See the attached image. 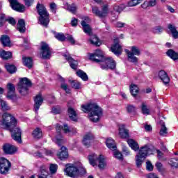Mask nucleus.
I'll list each match as a JSON object with an SVG mask.
<instances>
[{"label": "nucleus", "mask_w": 178, "mask_h": 178, "mask_svg": "<svg viewBox=\"0 0 178 178\" xmlns=\"http://www.w3.org/2000/svg\"><path fill=\"white\" fill-rule=\"evenodd\" d=\"M2 118L1 126H3L4 129L10 130L12 138L15 141L22 143V130L16 127V118L8 113L3 114Z\"/></svg>", "instance_id": "nucleus-1"}, {"label": "nucleus", "mask_w": 178, "mask_h": 178, "mask_svg": "<svg viewBox=\"0 0 178 178\" xmlns=\"http://www.w3.org/2000/svg\"><path fill=\"white\" fill-rule=\"evenodd\" d=\"M104 52L99 49L95 51L94 54H90V60L99 63L101 69L108 70L111 69L113 70L116 69V62L112 58H105Z\"/></svg>", "instance_id": "nucleus-2"}, {"label": "nucleus", "mask_w": 178, "mask_h": 178, "mask_svg": "<svg viewBox=\"0 0 178 178\" xmlns=\"http://www.w3.org/2000/svg\"><path fill=\"white\" fill-rule=\"evenodd\" d=\"M83 112H89L88 118L91 122L95 123L99 121L102 118V108L99 107L95 103H90L88 105H82Z\"/></svg>", "instance_id": "nucleus-3"}, {"label": "nucleus", "mask_w": 178, "mask_h": 178, "mask_svg": "<svg viewBox=\"0 0 178 178\" xmlns=\"http://www.w3.org/2000/svg\"><path fill=\"white\" fill-rule=\"evenodd\" d=\"M64 172L66 176L72 178L79 177V175L83 176V175L87 173L86 168L83 167V164L80 162L66 164Z\"/></svg>", "instance_id": "nucleus-4"}, {"label": "nucleus", "mask_w": 178, "mask_h": 178, "mask_svg": "<svg viewBox=\"0 0 178 178\" xmlns=\"http://www.w3.org/2000/svg\"><path fill=\"white\" fill-rule=\"evenodd\" d=\"M154 149L149 147L148 145H145L139 149L138 154L136 156V163L137 168H141V165L145 161L147 155H152Z\"/></svg>", "instance_id": "nucleus-5"}, {"label": "nucleus", "mask_w": 178, "mask_h": 178, "mask_svg": "<svg viewBox=\"0 0 178 178\" xmlns=\"http://www.w3.org/2000/svg\"><path fill=\"white\" fill-rule=\"evenodd\" d=\"M36 9L40 16V24H42V26H44V27H47V26H48V24L49 23V13H48L47 8H45V6H44V4L38 3L36 6Z\"/></svg>", "instance_id": "nucleus-6"}, {"label": "nucleus", "mask_w": 178, "mask_h": 178, "mask_svg": "<svg viewBox=\"0 0 178 178\" xmlns=\"http://www.w3.org/2000/svg\"><path fill=\"white\" fill-rule=\"evenodd\" d=\"M89 162L92 166H97L99 169H104L106 166V163L105 162V158L102 155H97L95 154H91L88 156Z\"/></svg>", "instance_id": "nucleus-7"}, {"label": "nucleus", "mask_w": 178, "mask_h": 178, "mask_svg": "<svg viewBox=\"0 0 178 178\" xmlns=\"http://www.w3.org/2000/svg\"><path fill=\"white\" fill-rule=\"evenodd\" d=\"M31 87V81L28 78H21L18 83V91L22 95H29V88Z\"/></svg>", "instance_id": "nucleus-8"}, {"label": "nucleus", "mask_w": 178, "mask_h": 178, "mask_svg": "<svg viewBox=\"0 0 178 178\" xmlns=\"http://www.w3.org/2000/svg\"><path fill=\"white\" fill-rule=\"evenodd\" d=\"M128 60L129 62H131L132 63H138V58L136 56H140L141 54V51L140 49L136 46H133L131 47V50H126Z\"/></svg>", "instance_id": "nucleus-9"}, {"label": "nucleus", "mask_w": 178, "mask_h": 178, "mask_svg": "<svg viewBox=\"0 0 178 178\" xmlns=\"http://www.w3.org/2000/svg\"><path fill=\"white\" fill-rule=\"evenodd\" d=\"M92 12L95 16L100 17V19H104V17H106L109 14V6L107 4L104 5L102 7V11L99 10V8L97 6L92 7Z\"/></svg>", "instance_id": "nucleus-10"}, {"label": "nucleus", "mask_w": 178, "mask_h": 178, "mask_svg": "<svg viewBox=\"0 0 178 178\" xmlns=\"http://www.w3.org/2000/svg\"><path fill=\"white\" fill-rule=\"evenodd\" d=\"M40 55L43 59H49L52 55V51L47 42H42L40 47Z\"/></svg>", "instance_id": "nucleus-11"}, {"label": "nucleus", "mask_w": 178, "mask_h": 178, "mask_svg": "<svg viewBox=\"0 0 178 178\" xmlns=\"http://www.w3.org/2000/svg\"><path fill=\"white\" fill-rule=\"evenodd\" d=\"M12 164L9 161L3 157L0 158V173L6 175L9 172Z\"/></svg>", "instance_id": "nucleus-12"}, {"label": "nucleus", "mask_w": 178, "mask_h": 178, "mask_svg": "<svg viewBox=\"0 0 178 178\" xmlns=\"http://www.w3.org/2000/svg\"><path fill=\"white\" fill-rule=\"evenodd\" d=\"M8 1L10 2V5L13 10H16L20 13L25 12L26 6L23 4H20L17 0H8Z\"/></svg>", "instance_id": "nucleus-13"}, {"label": "nucleus", "mask_w": 178, "mask_h": 178, "mask_svg": "<svg viewBox=\"0 0 178 178\" xmlns=\"http://www.w3.org/2000/svg\"><path fill=\"white\" fill-rule=\"evenodd\" d=\"M111 51L117 56L122 54V46L119 44V38L114 39V44L111 46Z\"/></svg>", "instance_id": "nucleus-14"}, {"label": "nucleus", "mask_w": 178, "mask_h": 178, "mask_svg": "<svg viewBox=\"0 0 178 178\" xmlns=\"http://www.w3.org/2000/svg\"><path fill=\"white\" fill-rule=\"evenodd\" d=\"M7 90V97H8L9 99H15V98H16V88L15 87V85L10 83H8Z\"/></svg>", "instance_id": "nucleus-15"}, {"label": "nucleus", "mask_w": 178, "mask_h": 178, "mask_svg": "<svg viewBox=\"0 0 178 178\" xmlns=\"http://www.w3.org/2000/svg\"><path fill=\"white\" fill-rule=\"evenodd\" d=\"M64 58H65L66 60H67L70 63V66L72 69L74 70H76L77 69V67L79 66V62L77 60L73 59L72 56H70V54H64L63 55Z\"/></svg>", "instance_id": "nucleus-16"}, {"label": "nucleus", "mask_w": 178, "mask_h": 178, "mask_svg": "<svg viewBox=\"0 0 178 178\" xmlns=\"http://www.w3.org/2000/svg\"><path fill=\"white\" fill-rule=\"evenodd\" d=\"M34 111L37 113L38 110L40 109V106L42 105V102H44V98H42V95L38 94L34 98Z\"/></svg>", "instance_id": "nucleus-17"}, {"label": "nucleus", "mask_w": 178, "mask_h": 178, "mask_svg": "<svg viewBox=\"0 0 178 178\" xmlns=\"http://www.w3.org/2000/svg\"><path fill=\"white\" fill-rule=\"evenodd\" d=\"M3 150L5 154H7L8 155H12L17 151V149L16 147L9 144L6 143L3 145Z\"/></svg>", "instance_id": "nucleus-18"}, {"label": "nucleus", "mask_w": 178, "mask_h": 178, "mask_svg": "<svg viewBox=\"0 0 178 178\" xmlns=\"http://www.w3.org/2000/svg\"><path fill=\"white\" fill-rule=\"evenodd\" d=\"M92 140H94V135L91 133H88L83 136L82 143L85 147L88 148V147L91 145V141H92Z\"/></svg>", "instance_id": "nucleus-19"}, {"label": "nucleus", "mask_w": 178, "mask_h": 178, "mask_svg": "<svg viewBox=\"0 0 178 178\" xmlns=\"http://www.w3.org/2000/svg\"><path fill=\"white\" fill-rule=\"evenodd\" d=\"M64 6L65 8L68 10V12H70V13H72V15H76V13H77V9H79V7L76 3H73L72 4H69L65 3Z\"/></svg>", "instance_id": "nucleus-20"}, {"label": "nucleus", "mask_w": 178, "mask_h": 178, "mask_svg": "<svg viewBox=\"0 0 178 178\" xmlns=\"http://www.w3.org/2000/svg\"><path fill=\"white\" fill-rule=\"evenodd\" d=\"M159 77L163 81V84H169L170 79L168 76V73L164 70H161L159 72Z\"/></svg>", "instance_id": "nucleus-21"}, {"label": "nucleus", "mask_w": 178, "mask_h": 178, "mask_svg": "<svg viewBox=\"0 0 178 178\" xmlns=\"http://www.w3.org/2000/svg\"><path fill=\"white\" fill-rule=\"evenodd\" d=\"M59 159L63 161L69 156V153L67 152V149L65 147H61L60 152L57 154Z\"/></svg>", "instance_id": "nucleus-22"}, {"label": "nucleus", "mask_w": 178, "mask_h": 178, "mask_svg": "<svg viewBox=\"0 0 178 178\" xmlns=\"http://www.w3.org/2000/svg\"><path fill=\"white\" fill-rule=\"evenodd\" d=\"M62 129V127L60 125L57 124L56 127V130L57 133H58V136H56L54 139V142L56 144H58V145H60L62 144V135L60 134V130Z\"/></svg>", "instance_id": "nucleus-23"}, {"label": "nucleus", "mask_w": 178, "mask_h": 178, "mask_svg": "<svg viewBox=\"0 0 178 178\" xmlns=\"http://www.w3.org/2000/svg\"><path fill=\"white\" fill-rule=\"evenodd\" d=\"M106 145L109 149H111V151H116V143H115V140H113L112 138H108L106 140Z\"/></svg>", "instance_id": "nucleus-24"}, {"label": "nucleus", "mask_w": 178, "mask_h": 178, "mask_svg": "<svg viewBox=\"0 0 178 178\" xmlns=\"http://www.w3.org/2000/svg\"><path fill=\"white\" fill-rule=\"evenodd\" d=\"M119 134L121 138H128L129 131L124 128V125L122 124L119 127Z\"/></svg>", "instance_id": "nucleus-25"}, {"label": "nucleus", "mask_w": 178, "mask_h": 178, "mask_svg": "<svg viewBox=\"0 0 178 178\" xmlns=\"http://www.w3.org/2000/svg\"><path fill=\"white\" fill-rule=\"evenodd\" d=\"M81 26L83 27V30L86 34H88V35H91L92 34V31L91 29V26L86 21L81 22Z\"/></svg>", "instance_id": "nucleus-26"}, {"label": "nucleus", "mask_w": 178, "mask_h": 178, "mask_svg": "<svg viewBox=\"0 0 178 178\" xmlns=\"http://www.w3.org/2000/svg\"><path fill=\"white\" fill-rule=\"evenodd\" d=\"M17 30H18L19 33H24L26 31V23L24 22V19H21L18 21Z\"/></svg>", "instance_id": "nucleus-27"}, {"label": "nucleus", "mask_w": 178, "mask_h": 178, "mask_svg": "<svg viewBox=\"0 0 178 178\" xmlns=\"http://www.w3.org/2000/svg\"><path fill=\"white\" fill-rule=\"evenodd\" d=\"M155 5H156V0H147L141 5V7L143 9H147L154 7Z\"/></svg>", "instance_id": "nucleus-28"}, {"label": "nucleus", "mask_w": 178, "mask_h": 178, "mask_svg": "<svg viewBox=\"0 0 178 178\" xmlns=\"http://www.w3.org/2000/svg\"><path fill=\"white\" fill-rule=\"evenodd\" d=\"M68 115L71 120H73L74 122H76V120H77V113L76 110H74V108L69 107Z\"/></svg>", "instance_id": "nucleus-29"}, {"label": "nucleus", "mask_w": 178, "mask_h": 178, "mask_svg": "<svg viewBox=\"0 0 178 178\" xmlns=\"http://www.w3.org/2000/svg\"><path fill=\"white\" fill-rule=\"evenodd\" d=\"M22 62L28 69H31L33 67V58L30 57H23Z\"/></svg>", "instance_id": "nucleus-30"}, {"label": "nucleus", "mask_w": 178, "mask_h": 178, "mask_svg": "<svg viewBox=\"0 0 178 178\" xmlns=\"http://www.w3.org/2000/svg\"><path fill=\"white\" fill-rule=\"evenodd\" d=\"M1 44L3 47H10V38L8 35H3L1 37Z\"/></svg>", "instance_id": "nucleus-31"}, {"label": "nucleus", "mask_w": 178, "mask_h": 178, "mask_svg": "<svg viewBox=\"0 0 178 178\" xmlns=\"http://www.w3.org/2000/svg\"><path fill=\"white\" fill-rule=\"evenodd\" d=\"M40 169H41V172L38 175V178H50V177H52V176H51V174L48 173L47 170H45V165H42L40 167Z\"/></svg>", "instance_id": "nucleus-32"}, {"label": "nucleus", "mask_w": 178, "mask_h": 178, "mask_svg": "<svg viewBox=\"0 0 178 178\" xmlns=\"http://www.w3.org/2000/svg\"><path fill=\"white\" fill-rule=\"evenodd\" d=\"M168 29L171 32V34H172L173 38H175V40H177L178 31L177 29H176V26L170 24H168Z\"/></svg>", "instance_id": "nucleus-33"}, {"label": "nucleus", "mask_w": 178, "mask_h": 178, "mask_svg": "<svg viewBox=\"0 0 178 178\" xmlns=\"http://www.w3.org/2000/svg\"><path fill=\"white\" fill-rule=\"evenodd\" d=\"M127 143L131 149H134V151H138V148H140V147L138 146V143H137V142L133 139H129Z\"/></svg>", "instance_id": "nucleus-34"}, {"label": "nucleus", "mask_w": 178, "mask_h": 178, "mask_svg": "<svg viewBox=\"0 0 178 178\" xmlns=\"http://www.w3.org/2000/svg\"><path fill=\"white\" fill-rule=\"evenodd\" d=\"M32 136L33 138L38 140L42 137V131L40 128H35L32 133Z\"/></svg>", "instance_id": "nucleus-35"}, {"label": "nucleus", "mask_w": 178, "mask_h": 178, "mask_svg": "<svg viewBox=\"0 0 178 178\" xmlns=\"http://www.w3.org/2000/svg\"><path fill=\"white\" fill-rule=\"evenodd\" d=\"M167 56H169L173 60H177L178 59V53L175 51L173 49H169L167 52Z\"/></svg>", "instance_id": "nucleus-36"}, {"label": "nucleus", "mask_w": 178, "mask_h": 178, "mask_svg": "<svg viewBox=\"0 0 178 178\" xmlns=\"http://www.w3.org/2000/svg\"><path fill=\"white\" fill-rule=\"evenodd\" d=\"M60 81L62 82V83L60 85V88H62V90H64V91H65L66 94H70V88H69V86H67L66 84V83H65V79L60 77Z\"/></svg>", "instance_id": "nucleus-37"}, {"label": "nucleus", "mask_w": 178, "mask_h": 178, "mask_svg": "<svg viewBox=\"0 0 178 178\" xmlns=\"http://www.w3.org/2000/svg\"><path fill=\"white\" fill-rule=\"evenodd\" d=\"M130 92L133 97H137V95L138 94V86L136 84L131 83L130 85Z\"/></svg>", "instance_id": "nucleus-38"}, {"label": "nucleus", "mask_w": 178, "mask_h": 178, "mask_svg": "<svg viewBox=\"0 0 178 178\" xmlns=\"http://www.w3.org/2000/svg\"><path fill=\"white\" fill-rule=\"evenodd\" d=\"M76 75L80 77L83 81H88V76L83 70H79L76 72Z\"/></svg>", "instance_id": "nucleus-39"}, {"label": "nucleus", "mask_w": 178, "mask_h": 178, "mask_svg": "<svg viewBox=\"0 0 178 178\" xmlns=\"http://www.w3.org/2000/svg\"><path fill=\"white\" fill-rule=\"evenodd\" d=\"M141 111L143 115H149V107L147 105V103L143 102L141 106Z\"/></svg>", "instance_id": "nucleus-40"}, {"label": "nucleus", "mask_w": 178, "mask_h": 178, "mask_svg": "<svg viewBox=\"0 0 178 178\" xmlns=\"http://www.w3.org/2000/svg\"><path fill=\"white\" fill-rule=\"evenodd\" d=\"M0 56L3 59H10V58H12V52L3 50L0 52Z\"/></svg>", "instance_id": "nucleus-41"}, {"label": "nucleus", "mask_w": 178, "mask_h": 178, "mask_svg": "<svg viewBox=\"0 0 178 178\" xmlns=\"http://www.w3.org/2000/svg\"><path fill=\"white\" fill-rule=\"evenodd\" d=\"M49 170L50 172V176L52 175H56L58 172V164L51 163L49 167Z\"/></svg>", "instance_id": "nucleus-42"}, {"label": "nucleus", "mask_w": 178, "mask_h": 178, "mask_svg": "<svg viewBox=\"0 0 178 178\" xmlns=\"http://www.w3.org/2000/svg\"><path fill=\"white\" fill-rule=\"evenodd\" d=\"M63 130L64 133H72V134L76 133V128L70 127L67 124H64Z\"/></svg>", "instance_id": "nucleus-43"}, {"label": "nucleus", "mask_w": 178, "mask_h": 178, "mask_svg": "<svg viewBox=\"0 0 178 178\" xmlns=\"http://www.w3.org/2000/svg\"><path fill=\"white\" fill-rule=\"evenodd\" d=\"M90 42L92 45H95L96 47H99V45H101V41H99V39L96 35L92 36Z\"/></svg>", "instance_id": "nucleus-44"}, {"label": "nucleus", "mask_w": 178, "mask_h": 178, "mask_svg": "<svg viewBox=\"0 0 178 178\" xmlns=\"http://www.w3.org/2000/svg\"><path fill=\"white\" fill-rule=\"evenodd\" d=\"M168 163L171 168H178V159H170L168 161Z\"/></svg>", "instance_id": "nucleus-45"}, {"label": "nucleus", "mask_w": 178, "mask_h": 178, "mask_svg": "<svg viewBox=\"0 0 178 178\" xmlns=\"http://www.w3.org/2000/svg\"><path fill=\"white\" fill-rule=\"evenodd\" d=\"M72 88L75 90H80L81 88V83L77 81H70Z\"/></svg>", "instance_id": "nucleus-46"}, {"label": "nucleus", "mask_w": 178, "mask_h": 178, "mask_svg": "<svg viewBox=\"0 0 178 178\" xmlns=\"http://www.w3.org/2000/svg\"><path fill=\"white\" fill-rule=\"evenodd\" d=\"M141 2H143V0H131L127 3V6H137V5H139Z\"/></svg>", "instance_id": "nucleus-47"}, {"label": "nucleus", "mask_w": 178, "mask_h": 178, "mask_svg": "<svg viewBox=\"0 0 178 178\" xmlns=\"http://www.w3.org/2000/svg\"><path fill=\"white\" fill-rule=\"evenodd\" d=\"M152 33L154 34H161L163 31V28L161 26H157L152 29Z\"/></svg>", "instance_id": "nucleus-48"}, {"label": "nucleus", "mask_w": 178, "mask_h": 178, "mask_svg": "<svg viewBox=\"0 0 178 178\" xmlns=\"http://www.w3.org/2000/svg\"><path fill=\"white\" fill-rule=\"evenodd\" d=\"M113 156L116 159H118L119 161H123V155L122 153L118 150H115L113 152Z\"/></svg>", "instance_id": "nucleus-49"}, {"label": "nucleus", "mask_w": 178, "mask_h": 178, "mask_svg": "<svg viewBox=\"0 0 178 178\" xmlns=\"http://www.w3.org/2000/svg\"><path fill=\"white\" fill-rule=\"evenodd\" d=\"M1 104L3 111H10V106H9V104L6 101L1 100Z\"/></svg>", "instance_id": "nucleus-50"}, {"label": "nucleus", "mask_w": 178, "mask_h": 178, "mask_svg": "<svg viewBox=\"0 0 178 178\" xmlns=\"http://www.w3.org/2000/svg\"><path fill=\"white\" fill-rule=\"evenodd\" d=\"M168 134V129L165 126V123L161 124V129L160 130V136H166Z\"/></svg>", "instance_id": "nucleus-51"}, {"label": "nucleus", "mask_w": 178, "mask_h": 178, "mask_svg": "<svg viewBox=\"0 0 178 178\" xmlns=\"http://www.w3.org/2000/svg\"><path fill=\"white\" fill-rule=\"evenodd\" d=\"M6 69L9 73H15L16 72V67L15 65H7Z\"/></svg>", "instance_id": "nucleus-52"}, {"label": "nucleus", "mask_w": 178, "mask_h": 178, "mask_svg": "<svg viewBox=\"0 0 178 178\" xmlns=\"http://www.w3.org/2000/svg\"><path fill=\"white\" fill-rule=\"evenodd\" d=\"M55 38L58 40V41H65L66 40V36L63 33H57L55 35Z\"/></svg>", "instance_id": "nucleus-53"}, {"label": "nucleus", "mask_w": 178, "mask_h": 178, "mask_svg": "<svg viewBox=\"0 0 178 178\" xmlns=\"http://www.w3.org/2000/svg\"><path fill=\"white\" fill-rule=\"evenodd\" d=\"M127 111L129 113H134V112H136V107L129 104L127 106Z\"/></svg>", "instance_id": "nucleus-54"}, {"label": "nucleus", "mask_w": 178, "mask_h": 178, "mask_svg": "<svg viewBox=\"0 0 178 178\" xmlns=\"http://www.w3.org/2000/svg\"><path fill=\"white\" fill-rule=\"evenodd\" d=\"M52 113L58 115L62 112V108L60 106L53 107L51 110Z\"/></svg>", "instance_id": "nucleus-55"}, {"label": "nucleus", "mask_w": 178, "mask_h": 178, "mask_svg": "<svg viewBox=\"0 0 178 178\" xmlns=\"http://www.w3.org/2000/svg\"><path fill=\"white\" fill-rule=\"evenodd\" d=\"M146 169L149 172H152V170H154V166L152 165V163H151V161H147L146 162Z\"/></svg>", "instance_id": "nucleus-56"}, {"label": "nucleus", "mask_w": 178, "mask_h": 178, "mask_svg": "<svg viewBox=\"0 0 178 178\" xmlns=\"http://www.w3.org/2000/svg\"><path fill=\"white\" fill-rule=\"evenodd\" d=\"M65 40L71 42L72 44H75L76 41L72 35H67Z\"/></svg>", "instance_id": "nucleus-57"}, {"label": "nucleus", "mask_w": 178, "mask_h": 178, "mask_svg": "<svg viewBox=\"0 0 178 178\" xmlns=\"http://www.w3.org/2000/svg\"><path fill=\"white\" fill-rule=\"evenodd\" d=\"M49 8L54 13H56V3L52 2L49 5Z\"/></svg>", "instance_id": "nucleus-58"}, {"label": "nucleus", "mask_w": 178, "mask_h": 178, "mask_svg": "<svg viewBox=\"0 0 178 178\" xmlns=\"http://www.w3.org/2000/svg\"><path fill=\"white\" fill-rule=\"evenodd\" d=\"M5 24V14H0V27Z\"/></svg>", "instance_id": "nucleus-59"}, {"label": "nucleus", "mask_w": 178, "mask_h": 178, "mask_svg": "<svg viewBox=\"0 0 178 178\" xmlns=\"http://www.w3.org/2000/svg\"><path fill=\"white\" fill-rule=\"evenodd\" d=\"M157 156L159 161H165V159H163V153L161 152L160 150H157Z\"/></svg>", "instance_id": "nucleus-60"}, {"label": "nucleus", "mask_w": 178, "mask_h": 178, "mask_svg": "<svg viewBox=\"0 0 178 178\" xmlns=\"http://www.w3.org/2000/svg\"><path fill=\"white\" fill-rule=\"evenodd\" d=\"M7 22H8L10 24H12V26L16 25V20H15V18L13 17H9L8 19H7Z\"/></svg>", "instance_id": "nucleus-61"}, {"label": "nucleus", "mask_w": 178, "mask_h": 178, "mask_svg": "<svg viewBox=\"0 0 178 178\" xmlns=\"http://www.w3.org/2000/svg\"><path fill=\"white\" fill-rule=\"evenodd\" d=\"M24 2L26 6H31L34 3V0H24Z\"/></svg>", "instance_id": "nucleus-62"}, {"label": "nucleus", "mask_w": 178, "mask_h": 178, "mask_svg": "<svg viewBox=\"0 0 178 178\" xmlns=\"http://www.w3.org/2000/svg\"><path fill=\"white\" fill-rule=\"evenodd\" d=\"M77 19L76 18H72V21H71V24L72 26V27H76V26H77Z\"/></svg>", "instance_id": "nucleus-63"}, {"label": "nucleus", "mask_w": 178, "mask_h": 178, "mask_svg": "<svg viewBox=\"0 0 178 178\" xmlns=\"http://www.w3.org/2000/svg\"><path fill=\"white\" fill-rule=\"evenodd\" d=\"M147 178H159L158 176H156L155 174L154 173H149L147 175Z\"/></svg>", "instance_id": "nucleus-64"}]
</instances>
